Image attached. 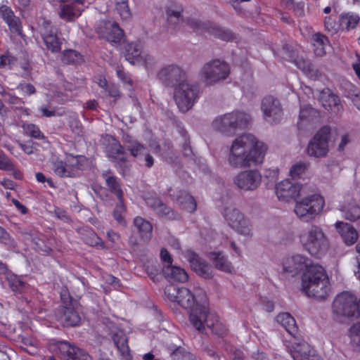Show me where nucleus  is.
I'll list each match as a JSON object with an SVG mask.
<instances>
[{"mask_svg":"<svg viewBox=\"0 0 360 360\" xmlns=\"http://www.w3.org/2000/svg\"><path fill=\"white\" fill-rule=\"evenodd\" d=\"M267 147L252 134L235 139L230 147L228 162L233 168H246L263 162Z\"/></svg>","mask_w":360,"mask_h":360,"instance_id":"f257e3e1","label":"nucleus"},{"mask_svg":"<svg viewBox=\"0 0 360 360\" xmlns=\"http://www.w3.org/2000/svg\"><path fill=\"white\" fill-rule=\"evenodd\" d=\"M302 290L309 297L325 299L330 291V283L324 269L317 264L309 265L302 277Z\"/></svg>","mask_w":360,"mask_h":360,"instance_id":"f03ea898","label":"nucleus"},{"mask_svg":"<svg viewBox=\"0 0 360 360\" xmlns=\"http://www.w3.org/2000/svg\"><path fill=\"white\" fill-rule=\"evenodd\" d=\"M303 248L311 255L321 257L329 248V240L323 229L317 225H311L300 236Z\"/></svg>","mask_w":360,"mask_h":360,"instance_id":"7ed1b4c3","label":"nucleus"},{"mask_svg":"<svg viewBox=\"0 0 360 360\" xmlns=\"http://www.w3.org/2000/svg\"><path fill=\"white\" fill-rule=\"evenodd\" d=\"M250 116L239 111H234L216 117L212 126L214 129L227 136H233L238 129H245L249 124Z\"/></svg>","mask_w":360,"mask_h":360,"instance_id":"20e7f679","label":"nucleus"},{"mask_svg":"<svg viewBox=\"0 0 360 360\" xmlns=\"http://www.w3.org/2000/svg\"><path fill=\"white\" fill-rule=\"evenodd\" d=\"M60 296L62 305L56 313L58 321L66 327L79 325L81 322L79 303L70 296L67 290H63Z\"/></svg>","mask_w":360,"mask_h":360,"instance_id":"39448f33","label":"nucleus"},{"mask_svg":"<svg viewBox=\"0 0 360 360\" xmlns=\"http://www.w3.org/2000/svg\"><path fill=\"white\" fill-rule=\"evenodd\" d=\"M229 74V65L220 59H213L205 63L199 72L201 79L208 85L224 81Z\"/></svg>","mask_w":360,"mask_h":360,"instance_id":"423d86ee","label":"nucleus"},{"mask_svg":"<svg viewBox=\"0 0 360 360\" xmlns=\"http://www.w3.org/2000/svg\"><path fill=\"white\" fill-rule=\"evenodd\" d=\"M324 205L325 200L321 195L313 194L297 201L294 211L300 219L308 221L321 212Z\"/></svg>","mask_w":360,"mask_h":360,"instance_id":"0eeeda50","label":"nucleus"},{"mask_svg":"<svg viewBox=\"0 0 360 360\" xmlns=\"http://www.w3.org/2000/svg\"><path fill=\"white\" fill-rule=\"evenodd\" d=\"M189 321L192 326L200 332H203L207 327L212 333L219 336H223L226 333V328L221 323L214 321V316L209 314L206 309L193 311L190 314Z\"/></svg>","mask_w":360,"mask_h":360,"instance_id":"6e6552de","label":"nucleus"},{"mask_svg":"<svg viewBox=\"0 0 360 360\" xmlns=\"http://www.w3.org/2000/svg\"><path fill=\"white\" fill-rule=\"evenodd\" d=\"M198 88L187 82L180 83L175 87L174 98L176 104L182 112L191 110L198 98Z\"/></svg>","mask_w":360,"mask_h":360,"instance_id":"1a4fd4ad","label":"nucleus"},{"mask_svg":"<svg viewBox=\"0 0 360 360\" xmlns=\"http://www.w3.org/2000/svg\"><path fill=\"white\" fill-rule=\"evenodd\" d=\"M331 129L329 126L322 127L309 141L307 153L310 157L324 158L329 151Z\"/></svg>","mask_w":360,"mask_h":360,"instance_id":"9d476101","label":"nucleus"},{"mask_svg":"<svg viewBox=\"0 0 360 360\" xmlns=\"http://www.w3.org/2000/svg\"><path fill=\"white\" fill-rule=\"evenodd\" d=\"M223 215L229 225L238 233L245 236L252 235L250 220L233 205L226 207Z\"/></svg>","mask_w":360,"mask_h":360,"instance_id":"9b49d317","label":"nucleus"},{"mask_svg":"<svg viewBox=\"0 0 360 360\" xmlns=\"http://www.w3.org/2000/svg\"><path fill=\"white\" fill-rule=\"evenodd\" d=\"M165 293L172 302H176L182 307L189 309L190 314L194 310H203L205 307H195V300L191 292L185 288H179L175 285L169 284L165 287Z\"/></svg>","mask_w":360,"mask_h":360,"instance_id":"f8f14e48","label":"nucleus"},{"mask_svg":"<svg viewBox=\"0 0 360 360\" xmlns=\"http://www.w3.org/2000/svg\"><path fill=\"white\" fill-rule=\"evenodd\" d=\"M187 25L195 32H207L224 41H230L234 38L231 31L209 21L202 22L198 19L192 18L187 20Z\"/></svg>","mask_w":360,"mask_h":360,"instance_id":"ddd939ff","label":"nucleus"},{"mask_svg":"<svg viewBox=\"0 0 360 360\" xmlns=\"http://www.w3.org/2000/svg\"><path fill=\"white\" fill-rule=\"evenodd\" d=\"M357 308L356 297L348 292L338 295L333 303V311L337 316L356 317Z\"/></svg>","mask_w":360,"mask_h":360,"instance_id":"4468645a","label":"nucleus"},{"mask_svg":"<svg viewBox=\"0 0 360 360\" xmlns=\"http://www.w3.org/2000/svg\"><path fill=\"white\" fill-rule=\"evenodd\" d=\"M157 77L165 86L176 87L185 82L186 73L178 65H168L159 70Z\"/></svg>","mask_w":360,"mask_h":360,"instance_id":"2eb2a0df","label":"nucleus"},{"mask_svg":"<svg viewBox=\"0 0 360 360\" xmlns=\"http://www.w3.org/2000/svg\"><path fill=\"white\" fill-rule=\"evenodd\" d=\"M262 182V175L257 170L250 169L239 172L233 179L234 184L244 191L256 190Z\"/></svg>","mask_w":360,"mask_h":360,"instance_id":"dca6fc26","label":"nucleus"},{"mask_svg":"<svg viewBox=\"0 0 360 360\" xmlns=\"http://www.w3.org/2000/svg\"><path fill=\"white\" fill-rule=\"evenodd\" d=\"M261 109L265 120L269 123H278L283 117V110L278 99L267 96L262 101Z\"/></svg>","mask_w":360,"mask_h":360,"instance_id":"f3484780","label":"nucleus"},{"mask_svg":"<svg viewBox=\"0 0 360 360\" xmlns=\"http://www.w3.org/2000/svg\"><path fill=\"white\" fill-rule=\"evenodd\" d=\"M39 29L47 49L53 53L59 52L61 49V41L57 37L56 30L51 25L50 22L43 19L39 23Z\"/></svg>","mask_w":360,"mask_h":360,"instance_id":"a211bd4d","label":"nucleus"},{"mask_svg":"<svg viewBox=\"0 0 360 360\" xmlns=\"http://www.w3.org/2000/svg\"><path fill=\"white\" fill-rule=\"evenodd\" d=\"M53 350L64 360H91V356L83 349L70 345L67 342H57Z\"/></svg>","mask_w":360,"mask_h":360,"instance_id":"6ab92c4d","label":"nucleus"},{"mask_svg":"<svg viewBox=\"0 0 360 360\" xmlns=\"http://www.w3.org/2000/svg\"><path fill=\"white\" fill-rule=\"evenodd\" d=\"M96 31L100 38L110 43L120 44L124 38V32L116 22L103 21Z\"/></svg>","mask_w":360,"mask_h":360,"instance_id":"aec40b11","label":"nucleus"},{"mask_svg":"<svg viewBox=\"0 0 360 360\" xmlns=\"http://www.w3.org/2000/svg\"><path fill=\"white\" fill-rule=\"evenodd\" d=\"M105 153L109 158L115 162L124 172L128 168L126 153L118 141L112 136L108 139Z\"/></svg>","mask_w":360,"mask_h":360,"instance_id":"412c9836","label":"nucleus"},{"mask_svg":"<svg viewBox=\"0 0 360 360\" xmlns=\"http://www.w3.org/2000/svg\"><path fill=\"white\" fill-rule=\"evenodd\" d=\"M275 190L279 200L290 202L300 195L301 185L290 180H284L276 185Z\"/></svg>","mask_w":360,"mask_h":360,"instance_id":"4be33fe9","label":"nucleus"},{"mask_svg":"<svg viewBox=\"0 0 360 360\" xmlns=\"http://www.w3.org/2000/svg\"><path fill=\"white\" fill-rule=\"evenodd\" d=\"M184 255L191 269L197 274L206 279L212 277V267L196 253L191 250H187Z\"/></svg>","mask_w":360,"mask_h":360,"instance_id":"5701e85b","label":"nucleus"},{"mask_svg":"<svg viewBox=\"0 0 360 360\" xmlns=\"http://www.w3.org/2000/svg\"><path fill=\"white\" fill-rule=\"evenodd\" d=\"M125 58L131 64L143 63L150 64L153 61V58L142 50V46L139 43H129L125 47Z\"/></svg>","mask_w":360,"mask_h":360,"instance_id":"b1692460","label":"nucleus"},{"mask_svg":"<svg viewBox=\"0 0 360 360\" xmlns=\"http://www.w3.org/2000/svg\"><path fill=\"white\" fill-rule=\"evenodd\" d=\"M147 205L160 217L175 219L178 215L169 207L165 205L158 197L150 195L145 197Z\"/></svg>","mask_w":360,"mask_h":360,"instance_id":"393cba45","label":"nucleus"},{"mask_svg":"<svg viewBox=\"0 0 360 360\" xmlns=\"http://www.w3.org/2000/svg\"><path fill=\"white\" fill-rule=\"evenodd\" d=\"M319 100L322 106L335 115L340 114L342 110L339 98L326 89L320 92Z\"/></svg>","mask_w":360,"mask_h":360,"instance_id":"a878e982","label":"nucleus"},{"mask_svg":"<svg viewBox=\"0 0 360 360\" xmlns=\"http://www.w3.org/2000/svg\"><path fill=\"white\" fill-rule=\"evenodd\" d=\"M307 261V259L301 255L288 257L283 263V271L290 274L292 276L296 275L302 271L304 267L307 268V266H309Z\"/></svg>","mask_w":360,"mask_h":360,"instance_id":"bb28decb","label":"nucleus"},{"mask_svg":"<svg viewBox=\"0 0 360 360\" xmlns=\"http://www.w3.org/2000/svg\"><path fill=\"white\" fill-rule=\"evenodd\" d=\"M340 211L343 213L345 219L350 221L360 219V206L349 195L346 196L343 201Z\"/></svg>","mask_w":360,"mask_h":360,"instance_id":"cd10ccee","label":"nucleus"},{"mask_svg":"<svg viewBox=\"0 0 360 360\" xmlns=\"http://www.w3.org/2000/svg\"><path fill=\"white\" fill-rule=\"evenodd\" d=\"M292 357L295 360L311 359L315 355L314 349L306 342L295 343L291 351Z\"/></svg>","mask_w":360,"mask_h":360,"instance_id":"c85d7f7f","label":"nucleus"},{"mask_svg":"<svg viewBox=\"0 0 360 360\" xmlns=\"http://www.w3.org/2000/svg\"><path fill=\"white\" fill-rule=\"evenodd\" d=\"M335 227L347 245H350L356 242L358 233L352 225L343 221H338L335 224Z\"/></svg>","mask_w":360,"mask_h":360,"instance_id":"c756f323","label":"nucleus"},{"mask_svg":"<svg viewBox=\"0 0 360 360\" xmlns=\"http://www.w3.org/2000/svg\"><path fill=\"white\" fill-rule=\"evenodd\" d=\"M0 14L10 30L20 34L21 32L20 22L19 18L14 15L13 11L7 6L4 5L0 8Z\"/></svg>","mask_w":360,"mask_h":360,"instance_id":"7c9ffc66","label":"nucleus"},{"mask_svg":"<svg viewBox=\"0 0 360 360\" xmlns=\"http://www.w3.org/2000/svg\"><path fill=\"white\" fill-rule=\"evenodd\" d=\"M77 3L82 4V0H77L70 4H63L60 6V17L68 22L73 21L81 15V9L76 5Z\"/></svg>","mask_w":360,"mask_h":360,"instance_id":"2f4dec72","label":"nucleus"},{"mask_svg":"<svg viewBox=\"0 0 360 360\" xmlns=\"http://www.w3.org/2000/svg\"><path fill=\"white\" fill-rule=\"evenodd\" d=\"M163 274L169 281L185 282L188 276L184 269L171 265H166L163 268Z\"/></svg>","mask_w":360,"mask_h":360,"instance_id":"473e14b6","label":"nucleus"},{"mask_svg":"<svg viewBox=\"0 0 360 360\" xmlns=\"http://www.w3.org/2000/svg\"><path fill=\"white\" fill-rule=\"evenodd\" d=\"M134 225L144 241L150 240L153 226L148 221L143 217H136L134 220Z\"/></svg>","mask_w":360,"mask_h":360,"instance_id":"72a5a7b5","label":"nucleus"},{"mask_svg":"<svg viewBox=\"0 0 360 360\" xmlns=\"http://www.w3.org/2000/svg\"><path fill=\"white\" fill-rule=\"evenodd\" d=\"M277 323L281 324L286 331L292 336L297 332V328L294 318L287 312L279 314L276 319Z\"/></svg>","mask_w":360,"mask_h":360,"instance_id":"f704fd0d","label":"nucleus"},{"mask_svg":"<svg viewBox=\"0 0 360 360\" xmlns=\"http://www.w3.org/2000/svg\"><path fill=\"white\" fill-rule=\"evenodd\" d=\"M311 40L315 54L318 56L325 55L326 48L328 46H329L328 38L320 33H316L313 35Z\"/></svg>","mask_w":360,"mask_h":360,"instance_id":"c9c22d12","label":"nucleus"},{"mask_svg":"<svg viewBox=\"0 0 360 360\" xmlns=\"http://www.w3.org/2000/svg\"><path fill=\"white\" fill-rule=\"evenodd\" d=\"M210 259L213 261L215 267L221 271L231 273L233 269L231 262L227 260L222 252H212Z\"/></svg>","mask_w":360,"mask_h":360,"instance_id":"e433bc0d","label":"nucleus"},{"mask_svg":"<svg viewBox=\"0 0 360 360\" xmlns=\"http://www.w3.org/2000/svg\"><path fill=\"white\" fill-rule=\"evenodd\" d=\"M105 179L108 190L114 194L118 200L123 199V191L119 180L114 176H108L107 174H103Z\"/></svg>","mask_w":360,"mask_h":360,"instance_id":"4c0bfd02","label":"nucleus"},{"mask_svg":"<svg viewBox=\"0 0 360 360\" xmlns=\"http://www.w3.org/2000/svg\"><path fill=\"white\" fill-rule=\"evenodd\" d=\"M359 21L360 17L353 13H342L340 16V26L347 31L355 28Z\"/></svg>","mask_w":360,"mask_h":360,"instance_id":"58836bf2","label":"nucleus"},{"mask_svg":"<svg viewBox=\"0 0 360 360\" xmlns=\"http://www.w3.org/2000/svg\"><path fill=\"white\" fill-rule=\"evenodd\" d=\"M124 141L127 143V148L130 151L131 155L137 157L141 155L146 148L141 143L136 140L133 139L131 136H127L124 138Z\"/></svg>","mask_w":360,"mask_h":360,"instance_id":"ea45409f","label":"nucleus"},{"mask_svg":"<svg viewBox=\"0 0 360 360\" xmlns=\"http://www.w3.org/2000/svg\"><path fill=\"white\" fill-rule=\"evenodd\" d=\"M115 6V10L124 20H127L131 18V13L130 11L128 0H113Z\"/></svg>","mask_w":360,"mask_h":360,"instance_id":"a19ab883","label":"nucleus"},{"mask_svg":"<svg viewBox=\"0 0 360 360\" xmlns=\"http://www.w3.org/2000/svg\"><path fill=\"white\" fill-rule=\"evenodd\" d=\"M53 170L61 177H72L75 176L74 169L70 170L67 165L61 160H56L53 163Z\"/></svg>","mask_w":360,"mask_h":360,"instance_id":"79ce46f5","label":"nucleus"},{"mask_svg":"<svg viewBox=\"0 0 360 360\" xmlns=\"http://www.w3.org/2000/svg\"><path fill=\"white\" fill-rule=\"evenodd\" d=\"M297 65L299 68L302 70V71L308 75V77L313 79H316L321 76L320 72L314 65L304 60H300L299 62H297Z\"/></svg>","mask_w":360,"mask_h":360,"instance_id":"37998d69","label":"nucleus"},{"mask_svg":"<svg viewBox=\"0 0 360 360\" xmlns=\"http://www.w3.org/2000/svg\"><path fill=\"white\" fill-rule=\"evenodd\" d=\"M61 60L64 64H77L82 60V56L75 50H67L63 53Z\"/></svg>","mask_w":360,"mask_h":360,"instance_id":"c03bdc74","label":"nucleus"},{"mask_svg":"<svg viewBox=\"0 0 360 360\" xmlns=\"http://www.w3.org/2000/svg\"><path fill=\"white\" fill-rule=\"evenodd\" d=\"M7 281L10 288L15 292H22L26 288V283L16 275L9 274L7 276Z\"/></svg>","mask_w":360,"mask_h":360,"instance_id":"a18cd8bd","label":"nucleus"},{"mask_svg":"<svg viewBox=\"0 0 360 360\" xmlns=\"http://www.w3.org/2000/svg\"><path fill=\"white\" fill-rule=\"evenodd\" d=\"M178 201L182 205L183 208L189 212H193L196 209L195 199L188 193H184L181 196H179Z\"/></svg>","mask_w":360,"mask_h":360,"instance_id":"49530a36","label":"nucleus"},{"mask_svg":"<svg viewBox=\"0 0 360 360\" xmlns=\"http://www.w3.org/2000/svg\"><path fill=\"white\" fill-rule=\"evenodd\" d=\"M167 21L172 26L175 27L182 21L181 11L180 9H174L172 7L166 10Z\"/></svg>","mask_w":360,"mask_h":360,"instance_id":"de8ad7c7","label":"nucleus"},{"mask_svg":"<svg viewBox=\"0 0 360 360\" xmlns=\"http://www.w3.org/2000/svg\"><path fill=\"white\" fill-rule=\"evenodd\" d=\"M309 163L307 162H299L292 166L290 169L291 177L296 179L300 177L309 168Z\"/></svg>","mask_w":360,"mask_h":360,"instance_id":"09e8293b","label":"nucleus"},{"mask_svg":"<svg viewBox=\"0 0 360 360\" xmlns=\"http://www.w3.org/2000/svg\"><path fill=\"white\" fill-rule=\"evenodd\" d=\"M316 115V111L311 107L304 106L301 108L300 112V122L297 123L299 127H301L302 122H309L312 117Z\"/></svg>","mask_w":360,"mask_h":360,"instance_id":"8fccbe9b","label":"nucleus"},{"mask_svg":"<svg viewBox=\"0 0 360 360\" xmlns=\"http://www.w3.org/2000/svg\"><path fill=\"white\" fill-rule=\"evenodd\" d=\"M23 129L25 131V133L37 139H44L45 136L44 134L41 132L40 129L38 127L33 124H27L23 125Z\"/></svg>","mask_w":360,"mask_h":360,"instance_id":"3c124183","label":"nucleus"},{"mask_svg":"<svg viewBox=\"0 0 360 360\" xmlns=\"http://www.w3.org/2000/svg\"><path fill=\"white\" fill-rule=\"evenodd\" d=\"M84 242L90 246H103V243L101 238L92 231L86 232L84 236Z\"/></svg>","mask_w":360,"mask_h":360,"instance_id":"603ef678","label":"nucleus"},{"mask_svg":"<svg viewBox=\"0 0 360 360\" xmlns=\"http://www.w3.org/2000/svg\"><path fill=\"white\" fill-rule=\"evenodd\" d=\"M125 212V207L122 200H119V203L116 205L113 211V217L120 224L125 225V221L122 217V213Z\"/></svg>","mask_w":360,"mask_h":360,"instance_id":"864d4df0","label":"nucleus"},{"mask_svg":"<svg viewBox=\"0 0 360 360\" xmlns=\"http://www.w3.org/2000/svg\"><path fill=\"white\" fill-rule=\"evenodd\" d=\"M350 337L354 344L360 345V321L351 327Z\"/></svg>","mask_w":360,"mask_h":360,"instance_id":"5fc2aeb1","label":"nucleus"},{"mask_svg":"<svg viewBox=\"0 0 360 360\" xmlns=\"http://www.w3.org/2000/svg\"><path fill=\"white\" fill-rule=\"evenodd\" d=\"M324 25L326 29L332 33H335L338 30V26L335 21V18L332 16L326 17L325 18Z\"/></svg>","mask_w":360,"mask_h":360,"instance_id":"6e6d98bb","label":"nucleus"},{"mask_svg":"<svg viewBox=\"0 0 360 360\" xmlns=\"http://www.w3.org/2000/svg\"><path fill=\"white\" fill-rule=\"evenodd\" d=\"M0 242L9 245H13V240L11 238L10 235L5 231L4 229L0 226Z\"/></svg>","mask_w":360,"mask_h":360,"instance_id":"4d7b16f0","label":"nucleus"},{"mask_svg":"<svg viewBox=\"0 0 360 360\" xmlns=\"http://www.w3.org/2000/svg\"><path fill=\"white\" fill-rule=\"evenodd\" d=\"M14 168L11 161L5 155H0V169L13 170Z\"/></svg>","mask_w":360,"mask_h":360,"instance_id":"13d9d810","label":"nucleus"},{"mask_svg":"<svg viewBox=\"0 0 360 360\" xmlns=\"http://www.w3.org/2000/svg\"><path fill=\"white\" fill-rule=\"evenodd\" d=\"M54 214L58 219L64 222L70 223L71 221V219L68 215L67 212L60 208L55 209Z\"/></svg>","mask_w":360,"mask_h":360,"instance_id":"bf43d9fd","label":"nucleus"},{"mask_svg":"<svg viewBox=\"0 0 360 360\" xmlns=\"http://www.w3.org/2000/svg\"><path fill=\"white\" fill-rule=\"evenodd\" d=\"M69 164L67 165L68 168L70 170L74 169L75 172V176L78 173V170L80 169V166L79 163V160L76 157L72 156L70 160H68Z\"/></svg>","mask_w":360,"mask_h":360,"instance_id":"052dcab7","label":"nucleus"},{"mask_svg":"<svg viewBox=\"0 0 360 360\" xmlns=\"http://www.w3.org/2000/svg\"><path fill=\"white\" fill-rule=\"evenodd\" d=\"M0 93L2 94L4 100L8 102L11 104H18L20 102V98L15 96L11 95L9 93L6 91H2Z\"/></svg>","mask_w":360,"mask_h":360,"instance_id":"680f3d73","label":"nucleus"},{"mask_svg":"<svg viewBox=\"0 0 360 360\" xmlns=\"http://www.w3.org/2000/svg\"><path fill=\"white\" fill-rule=\"evenodd\" d=\"M117 75L123 82L128 84L129 86H132L131 79L122 70H117Z\"/></svg>","mask_w":360,"mask_h":360,"instance_id":"e2e57ef3","label":"nucleus"},{"mask_svg":"<svg viewBox=\"0 0 360 360\" xmlns=\"http://www.w3.org/2000/svg\"><path fill=\"white\" fill-rule=\"evenodd\" d=\"M160 257L163 262H166L167 265H171L172 259L166 249H162L160 252Z\"/></svg>","mask_w":360,"mask_h":360,"instance_id":"0e129e2a","label":"nucleus"},{"mask_svg":"<svg viewBox=\"0 0 360 360\" xmlns=\"http://www.w3.org/2000/svg\"><path fill=\"white\" fill-rule=\"evenodd\" d=\"M13 58L8 56H0V68H5L10 65L12 63Z\"/></svg>","mask_w":360,"mask_h":360,"instance_id":"69168bd1","label":"nucleus"},{"mask_svg":"<svg viewBox=\"0 0 360 360\" xmlns=\"http://www.w3.org/2000/svg\"><path fill=\"white\" fill-rule=\"evenodd\" d=\"M354 105L360 110V92L354 93L349 96Z\"/></svg>","mask_w":360,"mask_h":360,"instance_id":"338daca9","label":"nucleus"},{"mask_svg":"<svg viewBox=\"0 0 360 360\" xmlns=\"http://www.w3.org/2000/svg\"><path fill=\"white\" fill-rule=\"evenodd\" d=\"M22 90L28 95L34 94L36 90L34 86L31 84H26L21 87Z\"/></svg>","mask_w":360,"mask_h":360,"instance_id":"774afa93","label":"nucleus"}]
</instances>
